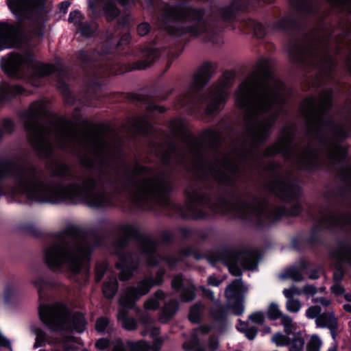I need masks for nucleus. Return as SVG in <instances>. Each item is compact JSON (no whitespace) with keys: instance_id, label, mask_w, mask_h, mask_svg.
<instances>
[{"instance_id":"1","label":"nucleus","mask_w":351,"mask_h":351,"mask_svg":"<svg viewBox=\"0 0 351 351\" xmlns=\"http://www.w3.org/2000/svg\"><path fill=\"white\" fill-rule=\"evenodd\" d=\"M287 93L265 59L241 83L236 104L243 111L247 136L240 145L234 143L230 152L218 155L215 165L209 167V173L219 184L232 186L239 180L244 165L251 162L259 144L269 137Z\"/></svg>"},{"instance_id":"2","label":"nucleus","mask_w":351,"mask_h":351,"mask_svg":"<svg viewBox=\"0 0 351 351\" xmlns=\"http://www.w3.org/2000/svg\"><path fill=\"white\" fill-rule=\"evenodd\" d=\"M53 173L71 182L64 186L47 181L32 164L15 160L0 162V182L8 177H12L14 180V186L8 190L0 186V197L4 194L13 197L22 195L41 203L83 202L94 208L116 204L114 193L119 192L117 183L115 177L109 173L99 171L77 175L67 165L58 164Z\"/></svg>"},{"instance_id":"3","label":"nucleus","mask_w":351,"mask_h":351,"mask_svg":"<svg viewBox=\"0 0 351 351\" xmlns=\"http://www.w3.org/2000/svg\"><path fill=\"white\" fill-rule=\"evenodd\" d=\"M46 115L45 104L40 101L32 103L24 115L28 138L40 156H49L56 146L78 156L88 165L110 159L109 145L100 134L80 131L71 121L63 119L43 124L40 119Z\"/></svg>"},{"instance_id":"4","label":"nucleus","mask_w":351,"mask_h":351,"mask_svg":"<svg viewBox=\"0 0 351 351\" xmlns=\"http://www.w3.org/2000/svg\"><path fill=\"white\" fill-rule=\"evenodd\" d=\"M186 193V210L182 211L184 217L202 218L207 215L208 209L215 213H233L238 217L255 219L260 223L274 221L279 216L278 212L263 201L256 199L245 202L239 200L233 203L219 199L213 204L208 195H203L198 190L189 188Z\"/></svg>"},{"instance_id":"5","label":"nucleus","mask_w":351,"mask_h":351,"mask_svg":"<svg viewBox=\"0 0 351 351\" xmlns=\"http://www.w3.org/2000/svg\"><path fill=\"white\" fill-rule=\"evenodd\" d=\"M90 240L77 227L67 228L53 243L44 250V260L53 271L66 269L76 274L90 259Z\"/></svg>"},{"instance_id":"6","label":"nucleus","mask_w":351,"mask_h":351,"mask_svg":"<svg viewBox=\"0 0 351 351\" xmlns=\"http://www.w3.org/2000/svg\"><path fill=\"white\" fill-rule=\"evenodd\" d=\"M214 69V64L210 62H206L199 67L189 88L178 99V104L182 108L191 112L193 107L206 106V113L212 114L226 103L229 97L228 89L234 79V73L231 71L224 72L221 78L208 90L206 95H199V90L209 81Z\"/></svg>"},{"instance_id":"7","label":"nucleus","mask_w":351,"mask_h":351,"mask_svg":"<svg viewBox=\"0 0 351 351\" xmlns=\"http://www.w3.org/2000/svg\"><path fill=\"white\" fill-rule=\"evenodd\" d=\"M169 189L170 180L166 174L156 173L145 167L135 165L130 193L137 206L146 208L152 204L168 206Z\"/></svg>"},{"instance_id":"8","label":"nucleus","mask_w":351,"mask_h":351,"mask_svg":"<svg viewBox=\"0 0 351 351\" xmlns=\"http://www.w3.org/2000/svg\"><path fill=\"white\" fill-rule=\"evenodd\" d=\"M170 128L172 134L177 138L182 140L186 144L187 153H183L178 150L173 145H168L165 147H158L155 150L156 154L159 156L163 163L182 165L186 158L193 159L203 158L202 154V144L207 145L211 149H217L221 143L220 134L215 130L209 129L205 130L202 135V142L191 136L186 128L184 123L180 119L173 120L170 123Z\"/></svg>"},{"instance_id":"9","label":"nucleus","mask_w":351,"mask_h":351,"mask_svg":"<svg viewBox=\"0 0 351 351\" xmlns=\"http://www.w3.org/2000/svg\"><path fill=\"white\" fill-rule=\"evenodd\" d=\"M157 25L158 28L171 35L189 34L193 36H204L207 40H211L214 34V30L204 17L203 11L192 8L181 9L165 5Z\"/></svg>"},{"instance_id":"10","label":"nucleus","mask_w":351,"mask_h":351,"mask_svg":"<svg viewBox=\"0 0 351 351\" xmlns=\"http://www.w3.org/2000/svg\"><path fill=\"white\" fill-rule=\"evenodd\" d=\"M334 36V34L318 32L311 45L297 46L290 50V55L298 62H309L313 65H319L324 70L330 71L337 64L334 55L341 49Z\"/></svg>"},{"instance_id":"11","label":"nucleus","mask_w":351,"mask_h":351,"mask_svg":"<svg viewBox=\"0 0 351 351\" xmlns=\"http://www.w3.org/2000/svg\"><path fill=\"white\" fill-rule=\"evenodd\" d=\"M294 132L291 127L284 128L277 142L267 147L264 154L271 156L281 154L298 169L310 170L318 165V153L310 145L305 148L293 144Z\"/></svg>"},{"instance_id":"12","label":"nucleus","mask_w":351,"mask_h":351,"mask_svg":"<svg viewBox=\"0 0 351 351\" xmlns=\"http://www.w3.org/2000/svg\"><path fill=\"white\" fill-rule=\"evenodd\" d=\"M331 101L332 91L326 90L319 97L306 98L301 104L300 110L306 121L309 132L317 137L335 130L333 122L328 115Z\"/></svg>"},{"instance_id":"13","label":"nucleus","mask_w":351,"mask_h":351,"mask_svg":"<svg viewBox=\"0 0 351 351\" xmlns=\"http://www.w3.org/2000/svg\"><path fill=\"white\" fill-rule=\"evenodd\" d=\"M39 316L42 322L53 331L75 330L82 332L86 324L83 314L78 312L71 314L66 306L59 303L40 305Z\"/></svg>"},{"instance_id":"14","label":"nucleus","mask_w":351,"mask_h":351,"mask_svg":"<svg viewBox=\"0 0 351 351\" xmlns=\"http://www.w3.org/2000/svg\"><path fill=\"white\" fill-rule=\"evenodd\" d=\"M115 231L121 238L113 243L114 248L113 252L119 256V261L116 265L118 269H121L119 275L120 280L125 281L132 277V271L137 267L138 263V254H125L124 249L129 239L136 237L137 230L132 224L123 223L119 225Z\"/></svg>"},{"instance_id":"15","label":"nucleus","mask_w":351,"mask_h":351,"mask_svg":"<svg viewBox=\"0 0 351 351\" xmlns=\"http://www.w3.org/2000/svg\"><path fill=\"white\" fill-rule=\"evenodd\" d=\"M34 66V74L36 77H44L54 72L55 66L52 64L33 63L29 54L11 53L1 59V66L3 71L10 77H16L22 66Z\"/></svg>"},{"instance_id":"16","label":"nucleus","mask_w":351,"mask_h":351,"mask_svg":"<svg viewBox=\"0 0 351 351\" xmlns=\"http://www.w3.org/2000/svg\"><path fill=\"white\" fill-rule=\"evenodd\" d=\"M209 261L214 263L217 261L223 262L228 267L229 271L234 276H240L242 271L239 265L247 269H253L256 267V254L254 252L247 251L240 253L226 251L219 253L216 258Z\"/></svg>"},{"instance_id":"17","label":"nucleus","mask_w":351,"mask_h":351,"mask_svg":"<svg viewBox=\"0 0 351 351\" xmlns=\"http://www.w3.org/2000/svg\"><path fill=\"white\" fill-rule=\"evenodd\" d=\"M165 273L164 269H160L155 278L147 277L137 282L135 285L128 287L120 297L121 304L128 308H134L136 302L147 295L153 286L162 283Z\"/></svg>"},{"instance_id":"18","label":"nucleus","mask_w":351,"mask_h":351,"mask_svg":"<svg viewBox=\"0 0 351 351\" xmlns=\"http://www.w3.org/2000/svg\"><path fill=\"white\" fill-rule=\"evenodd\" d=\"M137 245L139 247L140 254L146 259L149 265H156L165 261L169 267L173 268L178 261L173 257L162 258L156 252V243L149 237H143L138 239Z\"/></svg>"},{"instance_id":"19","label":"nucleus","mask_w":351,"mask_h":351,"mask_svg":"<svg viewBox=\"0 0 351 351\" xmlns=\"http://www.w3.org/2000/svg\"><path fill=\"white\" fill-rule=\"evenodd\" d=\"M268 188L285 201L291 200L300 194L299 187L289 178L277 177L269 184Z\"/></svg>"},{"instance_id":"20","label":"nucleus","mask_w":351,"mask_h":351,"mask_svg":"<svg viewBox=\"0 0 351 351\" xmlns=\"http://www.w3.org/2000/svg\"><path fill=\"white\" fill-rule=\"evenodd\" d=\"M95 346L99 350H104L109 348L112 351H127V349L130 351H149V346L145 341L137 342L128 341L125 345L119 339L112 341L106 339H100L96 342Z\"/></svg>"},{"instance_id":"21","label":"nucleus","mask_w":351,"mask_h":351,"mask_svg":"<svg viewBox=\"0 0 351 351\" xmlns=\"http://www.w3.org/2000/svg\"><path fill=\"white\" fill-rule=\"evenodd\" d=\"M21 25L0 22V51L12 47H19Z\"/></svg>"},{"instance_id":"22","label":"nucleus","mask_w":351,"mask_h":351,"mask_svg":"<svg viewBox=\"0 0 351 351\" xmlns=\"http://www.w3.org/2000/svg\"><path fill=\"white\" fill-rule=\"evenodd\" d=\"M13 14L19 20L28 19L43 5L42 0H6Z\"/></svg>"},{"instance_id":"23","label":"nucleus","mask_w":351,"mask_h":351,"mask_svg":"<svg viewBox=\"0 0 351 351\" xmlns=\"http://www.w3.org/2000/svg\"><path fill=\"white\" fill-rule=\"evenodd\" d=\"M243 289L242 282L240 279H236L229 285L225 290V295L229 302L235 300L236 304L232 306V310L235 315H240L244 311L243 298L241 295Z\"/></svg>"},{"instance_id":"24","label":"nucleus","mask_w":351,"mask_h":351,"mask_svg":"<svg viewBox=\"0 0 351 351\" xmlns=\"http://www.w3.org/2000/svg\"><path fill=\"white\" fill-rule=\"evenodd\" d=\"M103 8L106 18L108 21L114 19L120 13L119 10L116 7L114 0H95L90 4L94 14L97 13V7Z\"/></svg>"},{"instance_id":"25","label":"nucleus","mask_w":351,"mask_h":351,"mask_svg":"<svg viewBox=\"0 0 351 351\" xmlns=\"http://www.w3.org/2000/svg\"><path fill=\"white\" fill-rule=\"evenodd\" d=\"M315 323L318 327L328 328L333 339H335L338 328L337 319L332 311L323 313L317 317Z\"/></svg>"},{"instance_id":"26","label":"nucleus","mask_w":351,"mask_h":351,"mask_svg":"<svg viewBox=\"0 0 351 351\" xmlns=\"http://www.w3.org/2000/svg\"><path fill=\"white\" fill-rule=\"evenodd\" d=\"M179 304L176 300H171L165 303L158 316V320L162 324L167 323L177 313Z\"/></svg>"},{"instance_id":"27","label":"nucleus","mask_w":351,"mask_h":351,"mask_svg":"<svg viewBox=\"0 0 351 351\" xmlns=\"http://www.w3.org/2000/svg\"><path fill=\"white\" fill-rule=\"evenodd\" d=\"M328 156L334 162H343L347 156V149L338 142H332L329 145Z\"/></svg>"},{"instance_id":"28","label":"nucleus","mask_w":351,"mask_h":351,"mask_svg":"<svg viewBox=\"0 0 351 351\" xmlns=\"http://www.w3.org/2000/svg\"><path fill=\"white\" fill-rule=\"evenodd\" d=\"M25 93V90L19 85L3 84L0 87V100L3 101Z\"/></svg>"},{"instance_id":"29","label":"nucleus","mask_w":351,"mask_h":351,"mask_svg":"<svg viewBox=\"0 0 351 351\" xmlns=\"http://www.w3.org/2000/svg\"><path fill=\"white\" fill-rule=\"evenodd\" d=\"M159 56L158 51L152 47L147 48L143 51V60L137 62L135 69H144L153 63Z\"/></svg>"},{"instance_id":"30","label":"nucleus","mask_w":351,"mask_h":351,"mask_svg":"<svg viewBox=\"0 0 351 351\" xmlns=\"http://www.w3.org/2000/svg\"><path fill=\"white\" fill-rule=\"evenodd\" d=\"M119 303H121L119 302ZM121 306L122 304H120ZM123 308L120 309L118 313V319L121 322L122 327L127 330H134L137 328V321L133 318L128 316V311L125 308L128 307L123 305Z\"/></svg>"},{"instance_id":"31","label":"nucleus","mask_w":351,"mask_h":351,"mask_svg":"<svg viewBox=\"0 0 351 351\" xmlns=\"http://www.w3.org/2000/svg\"><path fill=\"white\" fill-rule=\"evenodd\" d=\"M351 226V216L348 215H338L328 212V228L335 227H343L344 226Z\"/></svg>"},{"instance_id":"32","label":"nucleus","mask_w":351,"mask_h":351,"mask_svg":"<svg viewBox=\"0 0 351 351\" xmlns=\"http://www.w3.org/2000/svg\"><path fill=\"white\" fill-rule=\"evenodd\" d=\"M210 326L207 324L202 325L198 328L195 329L193 332V339L192 341L185 342L183 344V348L186 350H190L195 348L199 343L197 337L199 333L206 335L210 332Z\"/></svg>"},{"instance_id":"33","label":"nucleus","mask_w":351,"mask_h":351,"mask_svg":"<svg viewBox=\"0 0 351 351\" xmlns=\"http://www.w3.org/2000/svg\"><path fill=\"white\" fill-rule=\"evenodd\" d=\"M118 290V282L115 275H112L103 287V293L105 297L112 298Z\"/></svg>"},{"instance_id":"34","label":"nucleus","mask_w":351,"mask_h":351,"mask_svg":"<svg viewBox=\"0 0 351 351\" xmlns=\"http://www.w3.org/2000/svg\"><path fill=\"white\" fill-rule=\"evenodd\" d=\"M205 306L200 302L195 303L190 309L189 319L191 322L197 323L200 322Z\"/></svg>"},{"instance_id":"35","label":"nucleus","mask_w":351,"mask_h":351,"mask_svg":"<svg viewBox=\"0 0 351 351\" xmlns=\"http://www.w3.org/2000/svg\"><path fill=\"white\" fill-rule=\"evenodd\" d=\"M335 257L342 263L351 265V247L347 245H341L335 252Z\"/></svg>"},{"instance_id":"36","label":"nucleus","mask_w":351,"mask_h":351,"mask_svg":"<svg viewBox=\"0 0 351 351\" xmlns=\"http://www.w3.org/2000/svg\"><path fill=\"white\" fill-rule=\"evenodd\" d=\"M97 25L95 22L82 23L77 29L80 31L81 34L84 37L91 36L97 30Z\"/></svg>"},{"instance_id":"37","label":"nucleus","mask_w":351,"mask_h":351,"mask_svg":"<svg viewBox=\"0 0 351 351\" xmlns=\"http://www.w3.org/2000/svg\"><path fill=\"white\" fill-rule=\"evenodd\" d=\"M32 330L36 335V341L34 345V348L44 346L47 342L45 332L39 328L32 327Z\"/></svg>"},{"instance_id":"38","label":"nucleus","mask_w":351,"mask_h":351,"mask_svg":"<svg viewBox=\"0 0 351 351\" xmlns=\"http://www.w3.org/2000/svg\"><path fill=\"white\" fill-rule=\"evenodd\" d=\"M282 278H291L293 281L300 282L303 280V276L302 271L300 269L297 268H291L287 270L282 275Z\"/></svg>"},{"instance_id":"39","label":"nucleus","mask_w":351,"mask_h":351,"mask_svg":"<svg viewBox=\"0 0 351 351\" xmlns=\"http://www.w3.org/2000/svg\"><path fill=\"white\" fill-rule=\"evenodd\" d=\"M195 287L193 285L189 284L183 288L180 294L181 300L183 302H189L195 298Z\"/></svg>"},{"instance_id":"40","label":"nucleus","mask_w":351,"mask_h":351,"mask_svg":"<svg viewBox=\"0 0 351 351\" xmlns=\"http://www.w3.org/2000/svg\"><path fill=\"white\" fill-rule=\"evenodd\" d=\"M330 4L341 10H346L351 14V0H328Z\"/></svg>"},{"instance_id":"41","label":"nucleus","mask_w":351,"mask_h":351,"mask_svg":"<svg viewBox=\"0 0 351 351\" xmlns=\"http://www.w3.org/2000/svg\"><path fill=\"white\" fill-rule=\"evenodd\" d=\"M281 324L284 327L285 332L287 335H290L295 328V324L293 322L292 318L284 314L281 317Z\"/></svg>"},{"instance_id":"42","label":"nucleus","mask_w":351,"mask_h":351,"mask_svg":"<svg viewBox=\"0 0 351 351\" xmlns=\"http://www.w3.org/2000/svg\"><path fill=\"white\" fill-rule=\"evenodd\" d=\"M134 125L142 133H147L150 128V124L145 117H138L135 119Z\"/></svg>"},{"instance_id":"43","label":"nucleus","mask_w":351,"mask_h":351,"mask_svg":"<svg viewBox=\"0 0 351 351\" xmlns=\"http://www.w3.org/2000/svg\"><path fill=\"white\" fill-rule=\"evenodd\" d=\"M243 8V6H238L237 3L235 1L232 4L230 8H226L222 11V17L226 21H231L235 16L234 10H241Z\"/></svg>"},{"instance_id":"44","label":"nucleus","mask_w":351,"mask_h":351,"mask_svg":"<svg viewBox=\"0 0 351 351\" xmlns=\"http://www.w3.org/2000/svg\"><path fill=\"white\" fill-rule=\"evenodd\" d=\"M32 283L35 286V287L38 289V291L41 297L42 291L47 289L50 284L47 282L42 276L38 275L36 276L32 281Z\"/></svg>"},{"instance_id":"45","label":"nucleus","mask_w":351,"mask_h":351,"mask_svg":"<svg viewBox=\"0 0 351 351\" xmlns=\"http://www.w3.org/2000/svg\"><path fill=\"white\" fill-rule=\"evenodd\" d=\"M284 314L280 310L279 306L277 304L271 303L267 310V315L269 319L272 320L281 318Z\"/></svg>"},{"instance_id":"46","label":"nucleus","mask_w":351,"mask_h":351,"mask_svg":"<svg viewBox=\"0 0 351 351\" xmlns=\"http://www.w3.org/2000/svg\"><path fill=\"white\" fill-rule=\"evenodd\" d=\"M286 334L283 335L282 332H277L274 334L271 338V341L274 342L277 346H285L289 343V338Z\"/></svg>"},{"instance_id":"47","label":"nucleus","mask_w":351,"mask_h":351,"mask_svg":"<svg viewBox=\"0 0 351 351\" xmlns=\"http://www.w3.org/2000/svg\"><path fill=\"white\" fill-rule=\"evenodd\" d=\"M62 344L64 349L66 351L77 348L76 341L71 336L64 337L61 341H56Z\"/></svg>"},{"instance_id":"48","label":"nucleus","mask_w":351,"mask_h":351,"mask_svg":"<svg viewBox=\"0 0 351 351\" xmlns=\"http://www.w3.org/2000/svg\"><path fill=\"white\" fill-rule=\"evenodd\" d=\"M301 307L302 304L298 300L294 298H287L286 308L288 311L295 313L300 311Z\"/></svg>"},{"instance_id":"49","label":"nucleus","mask_w":351,"mask_h":351,"mask_svg":"<svg viewBox=\"0 0 351 351\" xmlns=\"http://www.w3.org/2000/svg\"><path fill=\"white\" fill-rule=\"evenodd\" d=\"M304 345V340L299 336L295 335L291 343L289 351H302Z\"/></svg>"},{"instance_id":"50","label":"nucleus","mask_w":351,"mask_h":351,"mask_svg":"<svg viewBox=\"0 0 351 351\" xmlns=\"http://www.w3.org/2000/svg\"><path fill=\"white\" fill-rule=\"evenodd\" d=\"M321 344L320 339L317 336H313L307 345L306 350L307 351H319Z\"/></svg>"},{"instance_id":"51","label":"nucleus","mask_w":351,"mask_h":351,"mask_svg":"<svg viewBox=\"0 0 351 351\" xmlns=\"http://www.w3.org/2000/svg\"><path fill=\"white\" fill-rule=\"evenodd\" d=\"M82 15L78 11L71 12L69 16V22L73 23L77 28L82 23Z\"/></svg>"},{"instance_id":"52","label":"nucleus","mask_w":351,"mask_h":351,"mask_svg":"<svg viewBox=\"0 0 351 351\" xmlns=\"http://www.w3.org/2000/svg\"><path fill=\"white\" fill-rule=\"evenodd\" d=\"M143 306L145 310L154 311L159 308L160 302H158V300H156L153 297H150L144 302Z\"/></svg>"},{"instance_id":"53","label":"nucleus","mask_w":351,"mask_h":351,"mask_svg":"<svg viewBox=\"0 0 351 351\" xmlns=\"http://www.w3.org/2000/svg\"><path fill=\"white\" fill-rule=\"evenodd\" d=\"M321 312H322V308L320 306H319L317 305L312 306L306 310V315L308 318H311V319L315 318L316 319L317 317H318L320 314H322Z\"/></svg>"},{"instance_id":"54","label":"nucleus","mask_w":351,"mask_h":351,"mask_svg":"<svg viewBox=\"0 0 351 351\" xmlns=\"http://www.w3.org/2000/svg\"><path fill=\"white\" fill-rule=\"evenodd\" d=\"M106 264L105 263H98L95 268V279L97 282H99L106 269Z\"/></svg>"},{"instance_id":"55","label":"nucleus","mask_w":351,"mask_h":351,"mask_svg":"<svg viewBox=\"0 0 351 351\" xmlns=\"http://www.w3.org/2000/svg\"><path fill=\"white\" fill-rule=\"evenodd\" d=\"M250 319L257 324H262L265 320V314L263 312H256L249 316Z\"/></svg>"},{"instance_id":"56","label":"nucleus","mask_w":351,"mask_h":351,"mask_svg":"<svg viewBox=\"0 0 351 351\" xmlns=\"http://www.w3.org/2000/svg\"><path fill=\"white\" fill-rule=\"evenodd\" d=\"M138 317L141 322L146 326V328L148 327V325L155 322V319L147 313H143L139 315Z\"/></svg>"},{"instance_id":"57","label":"nucleus","mask_w":351,"mask_h":351,"mask_svg":"<svg viewBox=\"0 0 351 351\" xmlns=\"http://www.w3.org/2000/svg\"><path fill=\"white\" fill-rule=\"evenodd\" d=\"M108 319L106 318V317H100L99 318L97 322H96V324H95V328H96V330L98 331V332H103L104 331V330L106 329V328L107 327L108 324Z\"/></svg>"},{"instance_id":"58","label":"nucleus","mask_w":351,"mask_h":351,"mask_svg":"<svg viewBox=\"0 0 351 351\" xmlns=\"http://www.w3.org/2000/svg\"><path fill=\"white\" fill-rule=\"evenodd\" d=\"M242 332L245 333V335L248 339L252 340L256 337L258 331L256 327L250 326L245 329H242Z\"/></svg>"},{"instance_id":"59","label":"nucleus","mask_w":351,"mask_h":351,"mask_svg":"<svg viewBox=\"0 0 351 351\" xmlns=\"http://www.w3.org/2000/svg\"><path fill=\"white\" fill-rule=\"evenodd\" d=\"M150 31V25L145 22L139 24L137 27L138 34L141 36H145Z\"/></svg>"},{"instance_id":"60","label":"nucleus","mask_w":351,"mask_h":351,"mask_svg":"<svg viewBox=\"0 0 351 351\" xmlns=\"http://www.w3.org/2000/svg\"><path fill=\"white\" fill-rule=\"evenodd\" d=\"M211 315L215 319L220 320L223 318V307L221 305L217 306V309L211 310Z\"/></svg>"},{"instance_id":"61","label":"nucleus","mask_w":351,"mask_h":351,"mask_svg":"<svg viewBox=\"0 0 351 351\" xmlns=\"http://www.w3.org/2000/svg\"><path fill=\"white\" fill-rule=\"evenodd\" d=\"M219 347V339L216 337H210L208 342V348L210 351H216Z\"/></svg>"},{"instance_id":"62","label":"nucleus","mask_w":351,"mask_h":351,"mask_svg":"<svg viewBox=\"0 0 351 351\" xmlns=\"http://www.w3.org/2000/svg\"><path fill=\"white\" fill-rule=\"evenodd\" d=\"M283 294L287 298H293L294 295L300 294V291L297 287L293 286L289 289H284Z\"/></svg>"},{"instance_id":"63","label":"nucleus","mask_w":351,"mask_h":351,"mask_svg":"<svg viewBox=\"0 0 351 351\" xmlns=\"http://www.w3.org/2000/svg\"><path fill=\"white\" fill-rule=\"evenodd\" d=\"M183 279L181 276H176L171 282V287L173 289L178 290L183 285Z\"/></svg>"},{"instance_id":"64","label":"nucleus","mask_w":351,"mask_h":351,"mask_svg":"<svg viewBox=\"0 0 351 351\" xmlns=\"http://www.w3.org/2000/svg\"><path fill=\"white\" fill-rule=\"evenodd\" d=\"M291 23V19L289 16H285L278 23V27L281 29H285L289 27Z\"/></svg>"}]
</instances>
